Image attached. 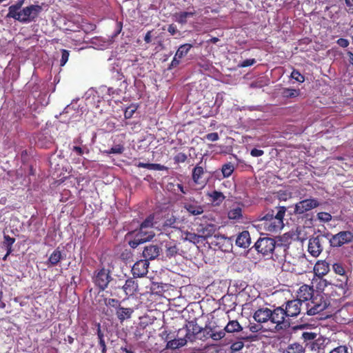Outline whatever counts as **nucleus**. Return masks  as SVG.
Segmentation results:
<instances>
[{
	"instance_id": "2",
	"label": "nucleus",
	"mask_w": 353,
	"mask_h": 353,
	"mask_svg": "<svg viewBox=\"0 0 353 353\" xmlns=\"http://www.w3.org/2000/svg\"><path fill=\"white\" fill-rule=\"evenodd\" d=\"M24 0H19L8 8L7 18H12L23 24L34 22L42 11L41 6L39 5H30L22 7Z\"/></svg>"
},
{
	"instance_id": "10",
	"label": "nucleus",
	"mask_w": 353,
	"mask_h": 353,
	"mask_svg": "<svg viewBox=\"0 0 353 353\" xmlns=\"http://www.w3.org/2000/svg\"><path fill=\"white\" fill-rule=\"evenodd\" d=\"M319 205L320 203L316 199H304L295 204L294 212L295 214H301L317 208Z\"/></svg>"
},
{
	"instance_id": "9",
	"label": "nucleus",
	"mask_w": 353,
	"mask_h": 353,
	"mask_svg": "<svg viewBox=\"0 0 353 353\" xmlns=\"http://www.w3.org/2000/svg\"><path fill=\"white\" fill-rule=\"evenodd\" d=\"M282 305L287 318L290 321V318L296 317L300 314L302 303L300 300L292 299L285 301Z\"/></svg>"
},
{
	"instance_id": "31",
	"label": "nucleus",
	"mask_w": 353,
	"mask_h": 353,
	"mask_svg": "<svg viewBox=\"0 0 353 353\" xmlns=\"http://www.w3.org/2000/svg\"><path fill=\"white\" fill-rule=\"evenodd\" d=\"M203 174H204L203 168L199 165H196L192 170V178L193 181L196 184H200L201 183L200 179L201 178V176L203 175Z\"/></svg>"
},
{
	"instance_id": "15",
	"label": "nucleus",
	"mask_w": 353,
	"mask_h": 353,
	"mask_svg": "<svg viewBox=\"0 0 353 353\" xmlns=\"http://www.w3.org/2000/svg\"><path fill=\"white\" fill-rule=\"evenodd\" d=\"M154 215L150 214L147 218L141 223L139 230L138 232L145 236H148L149 234H154L152 230L154 225Z\"/></svg>"
},
{
	"instance_id": "45",
	"label": "nucleus",
	"mask_w": 353,
	"mask_h": 353,
	"mask_svg": "<svg viewBox=\"0 0 353 353\" xmlns=\"http://www.w3.org/2000/svg\"><path fill=\"white\" fill-rule=\"evenodd\" d=\"M333 271L341 276H347L345 274V270L341 263H335L332 265Z\"/></svg>"
},
{
	"instance_id": "12",
	"label": "nucleus",
	"mask_w": 353,
	"mask_h": 353,
	"mask_svg": "<svg viewBox=\"0 0 353 353\" xmlns=\"http://www.w3.org/2000/svg\"><path fill=\"white\" fill-rule=\"evenodd\" d=\"M270 308L259 307L254 311L252 318L256 323L264 324L270 322Z\"/></svg>"
},
{
	"instance_id": "29",
	"label": "nucleus",
	"mask_w": 353,
	"mask_h": 353,
	"mask_svg": "<svg viewBox=\"0 0 353 353\" xmlns=\"http://www.w3.org/2000/svg\"><path fill=\"white\" fill-rule=\"evenodd\" d=\"M196 12H181L174 14L175 21L181 24H185L187 23V19L192 17L195 14Z\"/></svg>"
},
{
	"instance_id": "49",
	"label": "nucleus",
	"mask_w": 353,
	"mask_h": 353,
	"mask_svg": "<svg viewBox=\"0 0 353 353\" xmlns=\"http://www.w3.org/2000/svg\"><path fill=\"white\" fill-rule=\"evenodd\" d=\"M124 151V148L121 144H117L112 148H111L109 150L105 151V152L108 154H122Z\"/></svg>"
},
{
	"instance_id": "4",
	"label": "nucleus",
	"mask_w": 353,
	"mask_h": 353,
	"mask_svg": "<svg viewBox=\"0 0 353 353\" xmlns=\"http://www.w3.org/2000/svg\"><path fill=\"white\" fill-rule=\"evenodd\" d=\"M270 323L273 325V327H269L270 332H278L286 330L290 327V321L285 315L283 305L274 306L273 309H270Z\"/></svg>"
},
{
	"instance_id": "37",
	"label": "nucleus",
	"mask_w": 353,
	"mask_h": 353,
	"mask_svg": "<svg viewBox=\"0 0 353 353\" xmlns=\"http://www.w3.org/2000/svg\"><path fill=\"white\" fill-rule=\"evenodd\" d=\"M192 45L190 43H185L183 45H181L179 48H178L176 56H177L179 58L182 59L185 56H186L188 52H190V49L192 48Z\"/></svg>"
},
{
	"instance_id": "41",
	"label": "nucleus",
	"mask_w": 353,
	"mask_h": 353,
	"mask_svg": "<svg viewBox=\"0 0 353 353\" xmlns=\"http://www.w3.org/2000/svg\"><path fill=\"white\" fill-rule=\"evenodd\" d=\"M234 170V167L232 163L229 162L223 164L221 168V172L223 178H228L229 176H230L233 173Z\"/></svg>"
},
{
	"instance_id": "6",
	"label": "nucleus",
	"mask_w": 353,
	"mask_h": 353,
	"mask_svg": "<svg viewBox=\"0 0 353 353\" xmlns=\"http://www.w3.org/2000/svg\"><path fill=\"white\" fill-rule=\"evenodd\" d=\"M92 279L94 285L97 287L99 291H104L108 288V284L113 280L110 271L105 268L96 270Z\"/></svg>"
},
{
	"instance_id": "25",
	"label": "nucleus",
	"mask_w": 353,
	"mask_h": 353,
	"mask_svg": "<svg viewBox=\"0 0 353 353\" xmlns=\"http://www.w3.org/2000/svg\"><path fill=\"white\" fill-rule=\"evenodd\" d=\"M217 230V226L215 224L210 223L207 224L205 227H202L199 232L201 233V236L203 241L208 237L212 236Z\"/></svg>"
},
{
	"instance_id": "30",
	"label": "nucleus",
	"mask_w": 353,
	"mask_h": 353,
	"mask_svg": "<svg viewBox=\"0 0 353 353\" xmlns=\"http://www.w3.org/2000/svg\"><path fill=\"white\" fill-rule=\"evenodd\" d=\"M183 239L185 241H188L191 243H193L195 245L200 243H203V241L201 234H196L195 233H192L190 232H185Z\"/></svg>"
},
{
	"instance_id": "56",
	"label": "nucleus",
	"mask_w": 353,
	"mask_h": 353,
	"mask_svg": "<svg viewBox=\"0 0 353 353\" xmlns=\"http://www.w3.org/2000/svg\"><path fill=\"white\" fill-rule=\"evenodd\" d=\"M329 353H348V350L345 345H339L333 348Z\"/></svg>"
},
{
	"instance_id": "7",
	"label": "nucleus",
	"mask_w": 353,
	"mask_h": 353,
	"mask_svg": "<svg viewBox=\"0 0 353 353\" xmlns=\"http://www.w3.org/2000/svg\"><path fill=\"white\" fill-rule=\"evenodd\" d=\"M328 306L327 299L321 294H316L307 303V314L314 316L325 310Z\"/></svg>"
},
{
	"instance_id": "60",
	"label": "nucleus",
	"mask_w": 353,
	"mask_h": 353,
	"mask_svg": "<svg viewBox=\"0 0 353 353\" xmlns=\"http://www.w3.org/2000/svg\"><path fill=\"white\" fill-rule=\"evenodd\" d=\"M136 109L131 108L130 107H128L126 108L125 112H124V117L125 119H130L132 117L134 113L135 112Z\"/></svg>"
},
{
	"instance_id": "19",
	"label": "nucleus",
	"mask_w": 353,
	"mask_h": 353,
	"mask_svg": "<svg viewBox=\"0 0 353 353\" xmlns=\"http://www.w3.org/2000/svg\"><path fill=\"white\" fill-rule=\"evenodd\" d=\"M121 289L126 296H132L138 290V283L133 278H130L125 280Z\"/></svg>"
},
{
	"instance_id": "57",
	"label": "nucleus",
	"mask_w": 353,
	"mask_h": 353,
	"mask_svg": "<svg viewBox=\"0 0 353 353\" xmlns=\"http://www.w3.org/2000/svg\"><path fill=\"white\" fill-rule=\"evenodd\" d=\"M204 138L210 141H216L219 140V136L217 132H211L207 134Z\"/></svg>"
},
{
	"instance_id": "46",
	"label": "nucleus",
	"mask_w": 353,
	"mask_h": 353,
	"mask_svg": "<svg viewBox=\"0 0 353 353\" xmlns=\"http://www.w3.org/2000/svg\"><path fill=\"white\" fill-rule=\"evenodd\" d=\"M210 338V327H207L203 328L201 332L197 335V339L201 340L202 341H205L208 339Z\"/></svg>"
},
{
	"instance_id": "43",
	"label": "nucleus",
	"mask_w": 353,
	"mask_h": 353,
	"mask_svg": "<svg viewBox=\"0 0 353 353\" xmlns=\"http://www.w3.org/2000/svg\"><path fill=\"white\" fill-rule=\"evenodd\" d=\"M210 338L214 341H219L224 338L225 336V332L224 330H221L218 332L213 330L212 328L210 327Z\"/></svg>"
},
{
	"instance_id": "63",
	"label": "nucleus",
	"mask_w": 353,
	"mask_h": 353,
	"mask_svg": "<svg viewBox=\"0 0 353 353\" xmlns=\"http://www.w3.org/2000/svg\"><path fill=\"white\" fill-rule=\"evenodd\" d=\"M180 58H179L176 54L174 55L172 61H171L170 68H175L180 63Z\"/></svg>"
},
{
	"instance_id": "5",
	"label": "nucleus",
	"mask_w": 353,
	"mask_h": 353,
	"mask_svg": "<svg viewBox=\"0 0 353 353\" xmlns=\"http://www.w3.org/2000/svg\"><path fill=\"white\" fill-rule=\"evenodd\" d=\"M330 233L312 236L309 239L307 251L313 257H318L323 250L324 245L328 241Z\"/></svg>"
},
{
	"instance_id": "62",
	"label": "nucleus",
	"mask_w": 353,
	"mask_h": 353,
	"mask_svg": "<svg viewBox=\"0 0 353 353\" xmlns=\"http://www.w3.org/2000/svg\"><path fill=\"white\" fill-rule=\"evenodd\" d=\"M264 154V152L263 150H259V149H256V148H254L251 150L250 152V154L252 156V157H261L262 156L263 154Z\"/></svg>"
},
{
	"instance_id": "35",
	"label": "nucleus",
	"mask_w": 353,
	"mask_h": 353,
	"mask_svg": "<svg viewBox=\"0 0 353 353\" xmlns=\"http://www.w3.org/2000/svg\"><path fill=\"white\" fill-rule=\"evenodd\" d=\"M159 336L162 341L168 343V341H170L174 337L177 336V335L175 332L165 328L164 330L159 334Z\"/></svg>"
},
{
	"instance_id": "8",
	"label": "nucleus",
	"mask_w": 353,
	"mask_h": 353,
	"mask_svg": "<svg viewBox=\"0 0 353 353\" xmlns=\"http://www.w3.org/2000/svg\"><path fill=\"white\" fill-rule=\"evenodd\" d=\"M330 246L334 248L341 247L344 244L353 242V231H341L336 234L328 236Z\"/></svg>"
},
{
	"instance_id": "20",
	"label": "nucleus",
	"mask_w": 353,
	"mask_h": 353,
	"mask_svg": "<svg viewBox=\"0 0 353 353\" xmlns=\"http://www.w3.org/2000/svg\"><path fill=\"white\" fill-rule=\"evenodd\" d=\"M183 208L185 209L191 215H200L203 212V206L199 205L197 202L193 203L185 202L183 203Z\"/></svg>"
},
{
	"instance_id": "53",
	"label": "nucleus",
	"mask_w": 353,
	"mask_h": 353,
	"mask_svg": "<svg viewBox=\"0 0 353 353\" xmlns=\"http://www.w3.org/2000/svg\"><path fill=\"white\" fill-rule=\"evenodd\" d=\"M317 217L319 220L323 222H328L332 219V215L330 213L321 212L317 214Z\"/></svg>"
},
{
	"instance_id": "27",
	"label": "nucleus",
	"mask_w": 353,
	"mask_h": 353,
	"mask_svg": "<svg viewBox=\"0 0 353 353\" xmlns=\"http://www.w3.org/2000/svg\"><path fill=\"white\" fill-rule=\"evenodd\" d=\"M134 310L130 307H123L120 306L116 312L117 318L121 322L131 317Z\"/></svg>"
},
{
	"instance_id": "16",
	"label": "nucleus",
	"mask_w": 353,
	"mask_h": 353,
	"mask_svg": "<svg viewBox=\"0 0 353 353\" xmlns=\"http://www.w3.org/2000/svg\"><path fill=\"white\" fill-rule=\"evenodd\" d=\"M330 271V265L325 260L318 261L314 267V272L315 275L321 279L325 276Z\"/></svg>"
},
{
	"instance_id": "51",
	"label": "nucleus",
	"mask_w": 353,
	"mask_h": 353,
	"mask_svg": "<svg viewBox=\"0 0 353 353\" xmlns=\"http://www.w3.org/2000/svg\"><path fill=\"white\" fill-rule=\"evenodd\" d=\"M173 159L175 163L179 164L185 162L188 159V156L183 152H179L174 157Z\"/></svg>"
},
{
	"instance_id": "34",
	"label": "nucleus",
	"mask_w": 353,
	"mask_h": 353,
	"mask_svg": "<svg viewBox=\"0 0 353 353\" xmlns=\"http://www.w3.org/2000/svg\"><path fill=\"white\" fill-rule=\"evenodd\" d=\"M179 252V248L176 244L173 243H167L165 245V254L168 258H172L175 256Z\"/></svg>"
},
{
	"instance_id": "32",
	"label": "nucleus",
	"mask_w": 353,
	"mask_h": 353,
	"mask_svg": "<svg viewBox=\"0 0 353 353\" xmlns=\"http://www.w3.org/2000/svg\"><path fill=\"white\" fill-rule=\"evenodd\" d=\"M348 276H341V279H339L336 280V283L334 285L337 287L338 288L341 289L343 294L345 295L347 292V290L348 289Z\"/></svg>"
},
{
	"instance_id": "26",
	"label": "nucleus",
	"mask_w": 353,
	"mask_h": 353,
	"mask_svg": "<svg viewBox=\"0 0 353 353\" xmlns=\"http://www.w3.org/2000/svg\"><path fill=\"white\" fill-rule=\"evenodd\" d=\"M177 336L174 337L170 341L166 343L165 348L168 350H176L186 345L185 340L183 337Z\"/></svg>"
},
{
	"instance_id": "64",
	"label": "nucleus",
	"mask_w": 353,
	"mask_h": 353,
	"mask_svg": "<svg viewBox=\"0 0 353 353\" xmlns=\"http://www.w3.org/2000/svg\"><path fill=\"white\" fill-rule=\"evenodd\" d=\"M168 31L171 35H174L177 32L176 26L174 24L169 25Z\"/></svg>"
},
{
	"instance_id": "11",
	"label": "nucleus",
	"mask_w": 353,
	"mask_h": 353,
	"mask_svg": "<svg viewBox=\"0 0 353 353\" xmlns=\"http://www.w3.org/2000/svg\"><path fill=\"white\" fill-rule=\"evenodd\" d=\"M113 79H116L117 81H121V83L119 84L120 88L114 89L113 87H110L108 88V94L109 95H114V94L119 95L121 92H122V91H123L122 88H123L124 92H125L127 89L128 84L127 81L125 79V77L123 74V73L117 70L115 72V74L113 76Z\"/></svg>"
},
{
	"instance_id": "48",
	"label": "nucleus",
	"mask_w": 353,
	"mask_h": 353,
	"mask_svg": "<svg viewBox=\"0 0 353 353\" xmlns=\"http://www.w3.org/2000/svg\"><path fill=\"white\" fill-rule=\"evenodd\" d=\"M243 347H244V343L242 341H238L234 342L231 344L230 347V353H234V352H239L241 350H242Z\"/></svg>"
},
{
	"instance_id": "42",
	"label": "nucleus",
	"mask_w": 353,
	"mask_h": 353,
	"mask_svg": "<svg viewBox=\"0 0 353 353\" xmlns=\"http://www.w3.org/2000/svg\"><path fill=\"white\" fill-rule=\"evenodd\" d=\"M185 326L192 332L195 334L198 335L203 327H201L198 325L196 321H188V324L185 325Z\"/></svg>"
},
{
	"instance_id": "17",
	"label": "nucleus",
	"mask_w": 353,
	"mask_h": 353,
	"mask_svg": "<svg viewBox=\"0 0 353 353\" xmlns=\"http://www.w3.org/2000/svg\"><path fill=\"white\" fill-rule=\"evenodd\" d=\"M328 341H329L327 339L320 336L319 337L313 340V342L310 344L308 348L311 351L321 352L322 350H324L325 347L328 343Z\"/></svg>"
},
{
	"instance_id": "33",
	"label": "nucleus",
	"mask_w": 353,
	"mask_h": 353,
	"mask_svg": "<svg viewBox=\"0 0 353 353\" xmlns=\"http://www.w3.org/2000/svg\"><path fill=\"white\" fill-rule=\"evenodd\" d=\"M305 348L299 343H293L290 344L284 353H304Z\"/></svg>"
},
{
	"instance_id": "36",
	"label": "nucleus",
	"mask_w": 353,
	"mask_h": 353,
	"mask_svg": "<svg viewBox=\"0 0 353 353\" xmlns=\"http://www.w3.org/2000/svg\"><path fill=\"white\" fill-rule=\"evenodd\" d=\"M183 330H185V336L183 337V339L185 340L186 344L188 342L193 343L197 340V335L194 333H192L186 326L183 329L179 330L178 334H180V332Z\"/></svg>"
},
{
	"instance_id": "3",
	"label": "nucleus",
	"mask_w": 353,
	"mask_h": 353,
	"mask_svg": "<svg viewBox=\"0 0 353 353\" xmlns=\"http://www.w3.org/2000/svg\"><path fill=\"white\" fill-rule=\"evenodd\" d=\"M286 212L285 207L281 206L277 208V212L275 214L274 210L268 211L261 218L263 221V228L269 232H277L281 230L283 224V217Z\"/></svg>"
},
{
	"instance_id": "1",
	"label": "nucleus",
	"mask_w": 353,
	"mask_h": 353,
	"mask_svg": "<svg viewBox=\"0 0 353 353\" xmlns=\"http://www.w3.org/2000/svg\"><path fill=\"white\" fill-rule=\"evenodd\" d=\"M254 247L266 259H272L279 263L285 261L288 245L281 243H276L272 238H259Z\"/></svg>"
},
{
	"instance_id": "59",
	"label": "nucleus",
	"mask_w": 353,
	"mask_h": 353,
	"mask_svg": "<svg viewBox=\"0 0 353 353\" xmlns=\"http://www.w3.org/2000/svg\"><path fill=\"white\" fill-rule=\"evenodd\" d=\"M150 170L163 171L168 170V168L159 163H151Z\"/></svg>"
},
{
	"instance_id": "13",
	"label": "nucleus",
	"mask_w": 353,
	"mask_h": 353,
	"mask_svg": "<svg viewBox=\"0 0 353 353\" xmlns=\"http://www.w3.org/2000/svg\"><path fill=\"white\" fill-rule=\"evenodd\" d=\"M149 262L145 259L137 261L132 268V273L134 277H143L147 274Z\"/></svg>"
},
{
	"instance_id": "54",
	"label": "nucleus",
	"mask_w": 353,
	"mask_h": 353,
	"mask_svg": "<svg viewBox=\"0 0 353 353\" xmlns=\"http://www.w3.org/2000/svg\"><path fill=\"white\" fill-rule=\"evenodd\" d=\"M69 51L65 49L61 50V59L60 61V65L61 66H63L67 61H68L69 58Z\"/></svg>"
},
{
	"instance_id": "61",
	"label": "nucleus",
	"mask_w": 353,
	"mask_h": 353,
	"mask_svg": "<svg viewBox=\"0 0 353 353\" xmlns=\"http://www.w3.org/2000/svg\"><path fill=\"white\" fill-rule=\"evenodd\" d=\"M336 43L342 47V48H346L349 46L350 43L349 41L346 39L340 38L336 41Z\"/></svg>"
},
{
	"instance_id": "50",
	"label": "nucleus",
	"mask_w": 353,
	"mask_h": 353,
	"mask_svg": "<svg viewBox=\"0 0 353 353\" xmlns=\"http://www.w3.org/2000/svg\"><path fill=\"white\" fill-rule=\"evenodd\" d=\"M105 303L107 306L115 307L117 310L121 306L120 301L116 299H105Z\"/></svg>"
},
{
	"instance_id": "55",
	"label": "nucleus",
	"mask_w": 353,
	"mask_h": 353,
	"mask_svg": "<svg viewBox=\"0 0 353 353\" xmlns=\"http://www.w3.org/2000/svg\"><path fill=\"white\" fill-rule=\"evenodd\" d=\"M256 63L255 59H248L242 62L239 63L238 66L239 68H246L251 65H253Z\"/></svg>"
},
{
	"instance_id": "40",
	"label": "nucleus",
	"mask_w": 353,
	"mask_h": 353,
	"mask_svg": "<svg viewBox=\"0 0 353 353\" xmlns=\"http://www.w3.org/2000/svg\"><path fill=\"white\" fill-rule=\"evenodd\" d=\"M249 330L252 333H256L259 332H270V328H266L264 327V325L260 323H250Z\"/></svg>"
},
{
	"instance_id": "23",
	"label": "nucleus",
	"mask_w": 353,
	"mask_h": 353,
	"mask_svg": "<svg viewBox=\"0 0 353 353\" xmlns=\"http://www.w3.org/2000/svg\"><path fill=\"white\" fill-rule=\"evenodd\" d=\"M154 236V234H149L148 236H145L141 233L137 232L135 238L129 241V245L132 248H137L140 244L150 241Z\"/></svg>"
},
{
	"instance_id": "44",
	"label": "nucleus",
	"mask_w": 353,
	"mask_h": 353,
	"mask_svg": "<svg viewBox=\"0 0 353 353\" xmlns=\"http://www.w3.org/2000/svg\"><path fill=\"white\" fill-rule=\"evenodd\" d=\"M282 94L284 97L287 98L296 97L299 94V90L285 88L282 92Z\"/></svg>"
},
{
	"instance_id": "22",
	"label": "nucleus",
	"mask_w": 353,
	"mask_h": 353,
	"mask_svg": "<svg viewBox=\"0 0 353 353\" xmlns=\"http://www.w3.org/2000/svg\"><path fill=\"white\" fill-rule=\"evenodd\" d=\"M206 195L210 198V201L214 206H219L225 199V196L217 190L208 192Z\"/></svg>"
},
{
	"instance_id": "24",
	"label": "nucleus",
	"mask_w": 353,
	"mask_h": 353,
	"mask_svg": "<svg viewBox=\"0 0 353 353\" xmlns=\"http://www.w3.org/2000/svg\"><path fill=\"white\" fill-rule=\"evenodd\" d=\"M225 333L234 334L243 330V327L237 320H229L224 327Z\"/></svg>"
},
{
	"instance_id": "47",
	"label": "nucleus",
	"mask_w": 353,
	"mask_h": 353,
	"mask_svg": "<svg viewBox=\"0 0 353 353\" xmlns=\"http://www.w3.org/2000/svg\"><path fill=\"white\" fill-rule=\"evenodd\" d=\"M15 242V239L9 235H4V245L7 248V255L11 252L12 245Z\"/></svg>"
},
{
	"instance_id": "21",
	"label": "nucleus",
	"mask_w": 353,
	"mask_h": 353,
	"mask_svg": "<svg viewBox=\"0 0 353 353\" xmlns=\"http://www.w3.org/2000/svg\"><path fill=\"white\" fill-rule=\"evenodd\" d=\"M250 243L251 239L250 233L247 230L241 232L236 239V245L240 248H246L250 246Z\"/></svg>"
},
{
	"instance_id": "18",
	"label": "nucleus",
	"mask_w": 353,
	"mask_h": 353,
	"mask_svg": "<svg viewBox=\"0 0 353 353\" xmlns=\"http://www.w3.org/2000/svg\"><path fill=\"white\" fill-rule=\"evenodd\" d=\"M160 253V248L157 245L150 244L144 248L143 256L146 260H153L157 258Z\"/></svg>"
},
{
	"instance_id": "38",
	"label": "nucleus",
	"mask_w": 353,
	"mask_h": 353,
	"mask_svg": "<svg viewBox=\"0 0 353 353\" xmlns=\"http://www.w3.org/2000/svg\"><path fill=\"white\" fill-rule=\"evenodd\" d=\"M317 336V334L313 332H304L302 333L301 339L305 343V346L308 347L310 344L313 342Z\"/></svg>"
},
{
	"instance_id": "39",
	"label": "nucleus",
	"mask_w": 353,
	"mask_h": 353,
	"mask_svg": "<svg viewBox=\"0 0 353 353\" xmlns=\"http://www.w3.org/2000/svg\"><path fill=\"white\" fill-rule=\"evenodd\" d=\"M230 219L239 220L242 218V208L236 207L231 209L228 213Z\"/></svg>"
},
{
	"instance_id": "52",
	"label": "nucleus",
	"mask_w": 353,
	"mask_h": 353,
	"mask_svg": "<svg viewBox=\"0 0 353 353\" xmlns=\"http://www.w3.org/2000/svg\"><path fill=\"white\" fill-rule=\"evenodd\" d=\"M291 77L299 83H303L305 81V77L295 69L292 70Z\"/></svg>"
},
{
	"instance_id": "14",
	"label": "nucleus",
	"mask_w": 353,
	"mask_h": 353,
	"mask_svg": "<svg viewBox=\"0 0 353 353\" xmlns=\"http://www.w3.org/2000/svg\"><path fill=\"white\" fill-rule=\"evenodd\" d=\"M314 288L312 286L308 285H301L297 292V299L300 300L301 303L307 301H310L314 296Z\"/></svg>"
},
{
	"instance_id": "58",
	"label": "nucleus",
	"mask_w": 353,
	"mask_h": 353,
	"mask_svg": "<svg viewBox=\"0 0 353 353\" xmlns=\"http://www.w3.org/2000/svg\"><path fill=\"white\" fill-rule=\"evenodd\" d=\"M176 218L172 215L170 218L167 219L163 224V226L164 227H173V225L176 223Z\"/></svg>"
},
{
	"instance_id": "28",
	"label": "nucleus",
	"mask_w": 353,
	"mask_h": 353,
	"mask_svg": "<svg viewBox=\"0 0 353 353\" xmlns=\"http://www.w3.org/2000/svg\"><path fill=\"white\" fill-rule=\"evenodd\" d=\"M61 259V252L60 251L59 248H57L50 254L48 260L47 265L48 267L57 265Z\"/></svg>"
}]
</instances>
